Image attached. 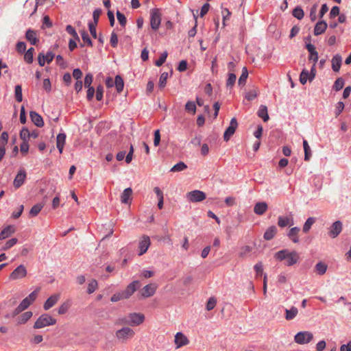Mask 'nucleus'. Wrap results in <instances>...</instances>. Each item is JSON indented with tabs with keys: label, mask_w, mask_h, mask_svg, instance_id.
I'll list each match as a JSON object with an SVG mask.
<instances>
[{
	"label": "nucleus",
	"mask_w": 351,
	"mask_h": 351,
	"mask_svg": "<svg viewBox=\"0 0 351 351\" xmlns=\"http://www.w3.org/2000/svg\"><path fill=\"white\" fill-rule=\"evenodd\" d=\"M216 304H217V300L213 297L210 298L206 304V309L208 311L213 310L215 308Z\"/></svg>",
	"instance_id": "0e129e2a"
},
{
	"label": "nucleus",
	"mask_w": 351,
	"mask_h": 351,
	"mask_svg": "<svg viewBox=\"0 0 351 351\" xmlns=\"http://www.w3.org/2000/svg\"><path fill=\"white\" fill-rule=\"evenodd\" d=\"M33 313L32 311H25L16 318V322L18 325L25 324L30 319Z\"/></svg>",
	"instance_id": "6ab92c4d"
},
{
	"label": "nucleus",
	"mask_w": 351,
	"mask_h": 351,
	"mask_svg": "<svg viewBox=\"0 0 351 351\" xmlns=\"http://www.w3.org/2000/svg\"><path fill=\"white\" fill-rule=\"evenodd\" d=\"M332 69L335 72H338L342 63V58L339 54L333 56L332 60Z\"/></svg>",
	"instance_id": "b1692460"
},
{
	"label": "nucleus",
	"mask_w": 351,
	"mask_h": 351,
	"mask_svg": "<svg viewBox=\"0 0 351 351\" xmlns=\"http://www.w3.org/2000/svg\"><path fill=\"white\" fill-rule=\"evenodd\" d=\"M298 310L296 307L292 306L290 309L285 308V319L291 320L298 315Z\"/></svg>",
	"instance_id": "c756f323"
},
{
	"label": "nucleus",
	"mask_w": 351,
	"mask_h": 351,
	"mask_svg": "<svg viewBox=\"0 0 351 351\" xmlns=\"http://www.w3.org/2000/svg\"><path fill=\"white\" fill-rule=\"evenodd\" d=\"M328 25L325 21H318L314 27V35L319 36L325 32L327 29Z\"/></svg>",
	"instance_id": "412c9836"
},
{
	"label": "nucleus",
	"mask_w": 351,
	"mask_h": 351,
	"mask_svg": "<svg viewBox=\"0 0 351 351\" xmlns=\"http://www.w3.org/2000/svg\"><path fill=\"white\" fill-rule=\"evenodd\" d=\"M80 34H81L82 39L83 40V41L85 43H86L88 46L92 47L93 43H92V40H91L88 34L87 33V32L85 30H82V31H80Z\"/></svg>",
	"instance_id": "de8ad7c7"
},
{
	"label": "nucleus",
	"mask_w": 351,
	"mask_h": 351,
	"mask_svg": "<svg viewBox=\"0 0 351 351\" xmlns=\"http://www.w3.org/2000/svg\"><path fill=\"white\" fill-rule=\"evenodd\" d=\"M129 320L131 326H139L144 322L145 316L138 313H129Z\"/></svg>",
	"instance_id": "f8f14e48"
},
{
	"label": "nucleus",
	"mask_w": 351,
	"mask_h": 351,
	"mask_svg": "<svg viewBox=\"0 0 351 351\" xmlns=\"http://www.w3.org/2000/svg\"><path fill=\"white\" fill-rule=\"evenodd\" d=\"M27 274L25 267L23 265H20L10 274L9 278L13 280L21 279L25 277Z\"/></svg>",
	"instance_id": "0eeeda50"
},
{
	"label": "nucleus",
	"mask_w": 351,
	"mask_h": 351,
	"mask_svg": "<svg viewBox=\"0 0 351 351\" xmlns=\"http://www.w3.org/2000/svg\"><path fill=\"white\" fill-rule=\"evenodd\" d=\"M66 141V134L60 133L56 137V147L60 154L62 153L63 148Z\"/></svg>",
	"instance_id": "5701e85b"
},
{
	"label": "nucleus",
	"mask_w": 351,
	"mask_h": 351,
	"mask_svg": "<svg viewBox=\"0 0 351 351\" xmlns=\"http://www.w3.org/2000/svg\"><path fill=\"white\" fill-rule=\"evenodd\" d=\"M70 307V304L69 302H64L58 308V313L60 315L65 314Z\"/></svg>",
	"instance_id": "680f3d73"
},
{
	"label": "nucleus",
	"mask_w": 351,
	"mask_h": 351,
	"mask_svg": "<svg viewBox=\"0 0 351 351\" xmlns=\"http://www.w3.org/2000/svg\"><path fill=\"white\" fill-rule=\"evenodd\" d=\"M60 298V293H55L51 295L47 300L43 304V308L45 311L49 310L51 307H53L59 300Z\"/></svg>",
	"instance_id": "dca6fc26"
},
{
	"label": "nucleus",
	"mask_w": 351,
	"mask_h": 351,
	"mask_svg": "<svg viewBox=\"0 0 351 351\" xmlns=\"http://www.w3.org/2000/svg\"><path fill=\"white\" fill-rule=\"evenodd\" d=\"M20 138L23 141L28 142L30 138V132L29 130L24 127L21 129L20 132Z\"/></svg>",
	"instance_id": "ea45409f"
},
{
	"label": "nucleus",
	"mask_w": 351,
	"mask_h": 351,
	"mask_svg": "<svg viewBox=\"0 0 351 351\" xmlns=\"http://www.w3.org/2000/svg\"><path fill=\"white\" fill-rule=\"evenodd\" d=\"M102 10L100 8H97L93 11V22H92L93 24L97 25L99 22V19L100 16V14H101Z\"/></svg>",
	"instance_id": "052dcab7"
},
{
	"label": "nucleus",
	"mask_w": 351,
	"mask_h": 351,
	"mask_svg": "<svg viewBox=\"0 0 351 351\" xmlns=\"http://www.w3.org/2000/svg\"><path fill=\"white\" fill-rule=\"evenodd\" d=\"M257 115L261 118L264 122H267L269 119L267 106L261 105L257 112Z\"/></svg>",
	"instance_id": "cd10ccee"
},
{
	"label": "nucleus",
	"mask_w": 351,
	"mask_h": 351,
	"mask_svg": "<svg viewBox=\"0 0 351 351\" xmlns=\"http://www.w3.org/2000/svg\"><path fill=\"white\" fill-rule=\"evenodd\" d=\"M293 224V219L289 218L288 217L279 216L278 218V226L280 228H285L288 226H291Z\"/></svg>",
	"instance_id": "bb28decb"
},
{
	"label": "nucleus",
	"mask_w": 351,
	"mask_h": 351,
	"mask_svg": "<svg viewBox=\"0 0 351 351\" xmlns=\"http://www.w3.org/2000/svg\"><path fill=\"white\" fill-rule=\"evenodd\" d=\"M31 121L38 128H42L44 125V121L43 117L35 111L29 112Z\"/></svg>",
	"instance_id": "a211bd4d"
},
{
	"label": "nucleus",
	"mask_w": 351,
	"mask_h": 351,
	"mask_svg": "<svg viewBox=\"0 0 351 351\" xmlns=\"http://www.w3.org/2000/svg\"><path fill=\"white\" fill-rule=\"evenodd\" d=\"M26 171L24 169H20L18 171L13 182V185L15 189H19L23 184L26 179Z\"/></svg>",
	"instance_id": "9b49d317"
},
{
	"label": "nucleus",
	"mask_w": 351,
	"mask_h": 351,
	"mask_svg": "<svg viewBox=\"0 0 351 351\" xmlns=\"http://www.w3.org/2000/svg\"><path fill=\"white\" fill-rule=\"evenodd\" d=\"M135 335L133 329L128 326H125L118 330L115 332V337L119 342L125 343L128 339H132Z\"/></svg>",
	"instance_id": "7ed1b4c3"
},
{
	"label": "nucleus",
	"mask_w": 351,
	"mask_h": 351,
	"mask_svg": "<svg viewBox=\"0 0 351 351\" xmlns=\"http://www.w3.org/2000/svg\"><path fill=\"white\" fill-rule=\"evenodd\" d=\"M344 107H345V105L343 101H339L337 103L335 110V114L336 117H337L338 116H339L341 114V113L342 112V111L344 109Z\"/></svg>",
	"instance_id": "4d7b16f0"
},
{
	"label": "nucleus",
	"mask_w": 351,
	"mask_h": 351,
	"mask_svg": "<svg viewBox=\"0 0 351 351\" xmlns=\"http://www.w3.org/2000/svg\"><path fill=\"white\" fill-rule=\"evenodd\" d=\"M25 37V39L32 45H36L39 41L37 31L30 28L26 31Z\"/></svg>",
	"instance_id": "2eb2a0df"
},
{
	"label": "nucleus",
	"mask_w": 351,
	"mask_h": 351,
	"mask_svg": "<svg viewBox=\"0 0 351 351\" xmlns=\"http://www.w3.org/2000/svg\"><path fill=\"white\" fill-rule=\"evenodd\" d=\"M174 342L176 348H179L189 343L188 338L181 332H178L175 335Z\"/></svg>",
	"instance_id": "4468645a"
},
{
	"label": "nucleus",
	"mask_w": 351,
	"mask_h": 351,
	"mask_svg": "<svg viewBox=\"0 0 351 351\" xmlns=\"http://www.w3.org/2000/svg\"><path fill=\"white\" fill-rule=\"evenodd\" d=\"M238 126V123L235 117L232 118L229 126L226 128L223 134V140L228 141L230 137L234 134Z\"/></svg>",
	"instance_id": "6e6552de"
},
{
	"label": "nucleus",
	"mask_w": 351,
	"mask_h": 351,
	"mask_svg": "<svg viewBox=\"0 0 351 351\" xmlns=\"http://www.w3.org/2000/svg\"><path fill=\"white\" fill-rule=\"evenodd\" d=\"M300 228L293 227L289 230L287 233V237L291 241H292V242H293L294 243H298L300 241L298 237V233L300 232Z\"/></svg>",
	"instance_id": "4be33fe9"
},
{
	"label": "nucleus",
	"mask_w": 351,
	"mask_h": 351,
	"mask_svg": "<svg viewBox=\"0 0 351 351\" xmlns=\"http://www.w3.org/2000/svg\"><path fill=\"white\" fill-rule=\"evenodd\" d=\"M185 110L188 112H191L194 114L196 112V104L194 101H189L185 104Z\"/></svg>",
	"instance_id": "a18cd8bd"
},
{
	"label": "nucleus",
	"mask_w": 351,
	"mask_h": 351,
	"mask_svg": "<svg viewBox=\"0 0 351 351\" xmlns=\"http://www.w3.org/2000/svg\"><path fill=\"white\" fill-rule=\"evenodd\" d=\"M14 93L16 100L18 102H21L23 101V94H22V87L21 85H16L14 88Z\"/></svg>",
	"instance_id": "09e8293b"
},
{
	"label": "nucleus",
	"mask_w": 351,
	"mask_h": 351,
	"mask_svg": "<svg viewBox=\"0 0 351 351\" xmlns=\"http://www.w3.org/2000/svg\"><path fill=\"white\" fill-rule=\"evenodd\" d=\"M237 76L234 73H230L228 74V78L226 81V86L232 88L236 82Z\"/></svg>",
	"instance_id": "8fccbe9b"
},
{
	"label": "nucleus",
	"mask_w": 351,
	"mask_h": 351,
	"mask_svg": "<svg viewBox=\"0 0 351 351\" xmlns=\"http://www.w3.org/2000/svg\"><path fill=\"white\" fill-rule=\"evenodd\" d=\"M168 73L167 72H163L160 76V79H159V82H158V87L160 89H162L165 88V86H166V84H167V80L168 78Z\"/></svg>",
	"instance_id": "37998d69"
},
{
	"label": "nucleus",
	"mask_w": 351,
	"mask_h": 351,
	"mask_svg": "<svg viewBox=\"0 0 351 351\" xmlns=\"http://www.w3.org/2000/svg\"><path fill=\"white\" fill-rule=\"evenodd\" d=\"M315 222V217H308L306 221H305L303 228L302 231L304 233H307L310 229L311 228L312 225Z\"/></svg>",
	"instance_id": "e433bc0d"
},
{
	"label": "nucleus",
	"mask_w": 351,
	"mask_h": 351,
	"mask_svg": "<svg viewBox=\"0 0 351 351\" xmlns=\"http://www.w3.org/2000/svg\"><path fill=\"white\" fill-rule=\"evenodd\" d=\"M66 31L67 32L68 34H69L70 35L73 36L75 40L80 41V38H79L75 28L73 27L71 25H68L66 27Z\"/></svg>",
	"instance_id": "6e6d98bb"
},
{
	"label": "nucleus",
	"mask_w": 351,
	"mask_h": 351,
	"mask_svg": "<svg viewBox=\"0 0 351 351\" xmlns=\"http://www.w3.org/2000/svg\"><path fill=\"white\" fill-rule=\"evenodd\" d=\"M44 206V204L38 203L34 205L29 210L30 217H36L42 210Z\"/></svg>",
	"instance_id": "473e14b6"
},
{
	"label": "nucleus",
	"mask_w": 351,
	"mask_h": 351,
	"mask_svg": "<svg viewBox=\"0 0 351 351\" xmlns=\"http://www.w3.org/2000/svg\"><path fill=\"white\" fill-rule=\"evenodd\" d=\"M16 51L19 53H24L26 51V43L23 41H19L16 45Z\"/></svg>",
	"instance_id": "603ef678"
},
{
	"label": "nucleus",
	"mask_w": 351,
	"mask_h": 351,
	"mask_svg": "<svg viewBox=\"0 0 351 351\" xmlns=\"http://www.w3.org/2000/svg\"><path fill=\"white\" fill-rule=\"evenodd\" d=\"M161 23V14L159 9L154 8L150 11V25L154 30H157Z\"/></svg>",
	"instance_id": "20e7f679"
},
{
	"label": "nucleus",
	"mask_w": 351,
	"mask_h": 351,
	"mask_svg": "<svg viewBox=\"0 0 351 351\" xmlns=\"http://www.w3.org/2000/svg\"><path fill=\"white\" fill-rule=\"evenodd\" d=\"M186 197L191 202H199L204 200L206 196L204 192L199 190H194L187 193Z\"/></svg>",
	"instance_id": "423d86ee"
},
{
	"label": "nucleus",
	"mask_w": 351,
	"mask_h": 351,
	"mask_svg": "<svg viewBox=\"0 0 351 351\" xmlns=\"http://www.w3.org/2000/svg\"><path fill=\"white\" fill-rule=\"evenodd\" d=\"M313 335L308 331H301L298 332L295 337L294 340L298 344L308 343L312 341Z\"/></svg>",
	"instance_id": "39448f33"
},
{
	"label": "nucleus",
	"mask_w": 351,
	"mask_h": 351,
	"mask_svg": "<svg viewBox=\"0 0 351 351\" xmlns=\"http://www.w3.org/2000/svg\"><path fill=\"white\" fill-rule=\"evenodd\" d=\"M114 85L115 86L117 91L119 93L123 90L124 87V82L123 78L120 75H117L115 77Z\"/></svg>",
	"instance_id": "2f4dec72"
},
{
	"label": "nucleus",
	"mask_w": 351,
	"mask_h": 351,
	"mask_svg": "<svg viewBox=\"0 0 351 351\" xmlns=\"http://www.w3.org/2000/svg\"><path fill=\"white\" fill-rule=\"evenodd\" d=\"M35 49L34 47H30L25 52L24 55V60L27 64L32 63L34 60V53Z\"/></svg>",
	"instance_id": "7c9ffc66"
},
{
	"label": "nucleus",
	"mask_w": 351,
	"mask_h": 351,
	"mask_svg": "<svg viewBox=\"0 0 351 351\" xmlns=\"http://www.w3.org/2000/svg\"><path fill=\"white\" fill-rule=\"evenodd\" d=\"M15 232V228L13 226H8L0 232V238L4 239L10 237L12 234Z\"/></svg>",
	"instance_id": "c85d7f7f"
},
{
	"label": "nucleus",
	"mask_w": 351,
	"mask_h": 351,
	"mask_svg": "<svg viewBox=\"0 0 351 351\" xmlns=\"http://www.w3.org/2000/svg\"><path fill=\"white\" fill-rule=\"evenodd\" d=\"M157 289V285L154 283H151L145 285L141 291L140 293L143 298H149L152 296Z\"/></svg>",
	"instance_id": "ddd939ff"
},
{
	"label": "nucleus",
	"mask_w": 351,
	"mask_h": 351,
	"mask_svg": "<svg viewBox=\"0 0 351 351\" xmlns=\"http://www.w3.org/2000/svg\"><path fill=\"white\" fill-rule=\"evenodd\" d=\"M317 9V3H315L314 5H313L311 8L309 16L312 21H315L317 19V15H316Z\"/></svg>",
	"instance_id": "e2e57ef3"
},
{
	"label": "nucleus",
	"mask_w": 351,
	"mask_h": 351,
	"mask_svg": "<svg viewBox=\"0 0 351 351\" xmlns=\"http://www.w3.org/2000/svg\"><path fill=\"white\" fill-rule=\"evenodd\" d=\"M150 245V239L147 236H144L143 239L139 242V253L138 255L141 256L145 254Z\"/></svg>",
	"instance_id": "f3484780"
},
{
	"label": "nucleus",
	"mask_w": 351,
	"mask_h": 351,
	"mask_svg": "<svg viewBox=\"0 0 351 351\" xmlns=\"http://www.w3.org/2000/svg\"><path fill=\"white\" fill-rule=\"evenodd\" d=\"M187 168V165L184 162H179L173 166L170 170L171 172H180L185 170Z\"/></svg>",
	"instance_id": "4c0bfd02"
},
{
	"label": "nucleus",
	"mask_w": 351,
	"mask_h": 351,
	"mask_svg": "<svg viewBox=\"0 0 351 351\" xmlns=\"http://www.w3.org/2000/svg\"><path fill=\"white\" fill-rule=\"evenodd\" d=\"M93 77L91 73H87L84 77V86L92 87L91 84L93 82Z\"/></svg>",
	"instance_id": "338daca9"
},
{
	"label": "nucleus",
	"mask_w": 351,
	"mask_h": 351,
	"mask_svg": "<svg viewBox=\"0 0 351 351\" xmlns=\"http://www.w3.org/2000/svg\"><path fill=\"white\" fill-rule=\"evenodd\" d=\"M274 258L279 261L286 260L285 265L287 266H292L299 261L300 256L297 252H289L285 249L277 252L274 254Z\"/></svg>",
	"instance_id": "f257e3e1"
},
{
	"label": "nucleus",
	"mask_w": 351,
	"mask_h": 351,
	"mask_svg": "<svg viewBox=\"0 0 351 351\" xmlns=\"http://www.w3.org/2000/svg\"><path fill=\"white\" fill-rule=\"evenodd\" d=\"M103 94H104V87L102 85L99 84L97 87V90H96V99L97 101H101L103 98Z\"/></svg>",
	"instance_id": "774afa93"
},
{
	"label": "nucleus",
	"mask_w": 351,
	"mask_h": 351,
	"mask_svg": "<svg viewBox=\"0 0 351 351\" xmlns=\"http://www.w3.org/2000/svg\"><path fill=\"white\" fill-rule=\"evenodd\" d=\"M110 45L112 47L115 48L118 44V36L114 32L111 33L110 39Z\"/></svg>",
	"instance_id": "69168bd1"
},
{
	"label": "nucleus",
	"mask_w": 351,
	"mask_h": 351,
	"mask_svg": "<svg viewBox=\"0 0 351 351\" xmlns=\"http://www.w3.org/2000/svg\"><path fill=\"white\" fill-rule=\"evenodd\" d=\"M18 241L16 238H12L11 239L6 241L5 245L3 246L2 250H8L14 246Z\"/></svg>",
	"instance_id": "864d4df0"
},
{
	"label": "nucleus",
	"mask_w": 351,
	"mask_h": 351,
	"mask_svg": "<svg viewBox=\"0 0 351 351\" xmlns=\"http://www.w3.org/2000/svg\"><path fill=\"white\" fill-rule=\"evenodd\" d=\"M32 304L31 301H29L27 298H24L18 307L22 311L26 310Z\"/></svg>",
	"instance_id": "13d9d810"
},
{
	"label": "nucleus",
	"mask_w": 351,
	"mask_h": 351,
	"mask_svg": "<svg viewBox=\"0 0 351 351\" xmlns=\"http://www.w3.org/2000/svg\"><path fill=\"white\" fill-rule=\"evenodd\" d=\"M98 286L97 281L95 279L90 280L88 284L87 293L91 294L95 291Z\"/></svg>",
	"instance_id": "49530a36"
},
{
	"label": "nucleus",
	"mask_w": 351,
	"mask_h": 351,
	"mask_svg": "<svg viewBox=\"0 0 351 351\" xmlns=\"http://www.w3.org/2000/svg\"><path fill=\"white\" fill-rule=\"evenodd\" d=\"M327 265L322 262H319L315 265V269L319 275H323L327 270Z\"/></svg>",
	"instance_id": "a19ab883"
},
{
	"label": "nucleus",
	"mask_w": 351,
	"mask_h": 351,
	"mask_svg": "<svg viewBox=\"0 0 351 351\" xmlns=\"http://www.w3.org/2000/svg\"><path fill=\"white\" fill-rule=\"evenodd\" d=\"M140 287V281L134 280L127 286L125 290L122 291L123 297H125V299L129 298Z\"/></svg>",
	"instance_id": "1a4fd4ad"
},
{
	"label": "nucleus",
	"mask_w": 351,
	"mask_h": 351,
	"mask_svg": "<svg viewBox=\"0 0 351 351\" xmlns=\"http://www.w3.org/2000/svg\"><path fill=\"white\" fill-rule=\"evenodd\" d=\"M115 325H127L130 326L129 320V315L123 317H119L115 322Z\"/></svg>",
	"instance_id": "3c124183"
},
{
	"label": "nucleus",
	"mask_w": 351,
	"mask_h": 351,
	"mask_svg": "<svg viewBox=\"0 0 351 351\" xmlns=\"http://www.w3.org/2000/svg\"><path fill=\"white\" fill-rule=\"evenodd\" d=\"M343 225L341 221H335L329 228L328 230V235L332 238L335 239L341 233L342 231Z\"/></svg>",
	"instance_id": "9d476101"
},
{
	"label": "nucleus",
	"mask_w": 351,
	"mask_h": 351,
	"mask_svg": "<svg viewBox=\"0 0 351 351\" xmlns=\"http://www.w3.org/2000/svg\"><path fill=\"white\" fill-rule=\"evenodd\" d=\"M292 14L297 19L302 20L304 16V12L300 6L298 5L293 9Z\"/></svg>",
	"instance_id": "c9c22d12"
},
{
	"label": "nucleus",
	"mask_w": 351,
	"mask_h": 351,
	"mask_svg": "<svg viewBox=\"0 0 351 351\" xmlns=\"http://www.w3.org/2000/svg\"><path fill=\"white\" fill-rule=\"evenodd\" d=\"M56 324V319L47 313L41 315L34 324V329H40Z\"/></svg>",
	"instance_id": "f03ea898"
},
{
	"label": "nucleus",
	"mask_w": 351,
	"mask_h": 351,
	"mask_svg": "<svg viewBox=\"0 0 351 351\" xmlns=\"http://www.w3.org/2000/svg\"><path fill=\"white\" fill-rule=\"evenodd\" d=\"M167 56H168V53L167 51H164L162 53H161L159 59L155 62V65L157 66H162L166 61Z\"/></svg>",
	"instance_id": "5fc2aeb1"
},
{
	"label": "nucleus",
	"mask_w": 351,
	"mask_h": 351,
	"mask_svg": "<svg viewBox=\"0 0 351 351\" xmlns=\"http://www.w3.org/2000/svg\"><path fill=\"white\" fill-rule=\"evenodd\" d=\"M248 77V71L247 67L244 66L242 69V73L239 77L238 84L239 86H244L246 83L247 78Z\"/></svg>",
	"instance_id": "72a5a7b5"
},
{
	"label": "nucleus",
	"mask_w": 351,
	"mask_h": 351,
	"mask_svg": "<svg viewBox=\"0 0 351 351\" xmlns=\"http://www.w3.org/2000/svg\"><path fill=\"white\" fill-rule=\"evenodd\" d=\"M117 19L120 24V25L123 27H125L127 23V19L125 16L121 13L119 10H117L116 12Z\"/></svg>",
	"instance_id": "79ce46f5"
},
{
	"label": "nucleus",
	"mask_w": 351,
	"mask_h": 351,
	"mask_svg": "<svg viewBox=\"0 0 351 351\" xmlns=\"http://www.w3.org/2000/svg\"><path fill=\"white\" fill-rule=\"evenodd\" d=\"M310 77V74L308 70L303 69L300 75V82L302 84L304 85L308 78Z\"/></svg>",
	"instance_id": "c03bdc74"
},
{
	"label": "nucleus",
	"mask_w": 351,
	"mask_h": 351,
	"mask_svg": "<svg viewBox=\"0 0 351 351\" xmlns=\"http://www.w3.org/2000/svg\"><path fill=\"white\" fill-rule=\"evenodd\" d=\"M303 147L304 151V160L309 161L311 157L312 153L311 148L306 140L303 141Z\"/></svg>",
	"instance_id": "f704fd0d"
},
{
	"label": "nucleus",
	"mask_w": 351,
	"mask_h": 351,
	"mask_svg": "<svg viewBox=\"0 0 351 351\" xmlns=\"http://www.w3.org/2000/svg\"><path fill=\"white\" fill-rule=\"evenodd\" d=\"M132 195V190L130 187H128L123 190L121 195V201L123 204H129Z\"/></svg>",
	"instance_id": "a878e982"
},
{
	"label": "nucleus",
	"mask_w": 351,
	"mask_h": 351,
	"mask_svg": "<svg viewBox=\"0 0 351 351\" xmlns=\"http://www.w3.org/2000/svg\"><path fill=\"white\" fill-rule=\"evenodd\" d=\"M267 204L265 202H257L254 206V212L258 215H263L267 210Z\"/></svg>",
	"instance_id": "aec40b11"
},
{
	"label": "nucleus",
	"mask_w": 351,
	"mask_h": 351,
	"mask_svg": "<svg viewBox=\"0 0 351 351\" xmlns=\"http://www.w3.org/2000/svg\"><path fill=\"white\" fill-rule=\"evenodd\" d=\"M258 95L257 90H252L245 93V98L248 101H252Z\"/></svg>",
	"instance_id": "bf43d9fd"
},
{
	"label": "nucleus",
	"mask_w": 351,
	"mask_h": 351,
	"mask_svg": "<svg viewBox=\"0 0 351 351\" xmlns=\"http://www.w3.org/2000/svg\"><path fill=\"white\" fill-rule=\"evenodd\" d=\"M344 84H345L344 80L342 77H338L335 80V82L332 86V89L335 90V91H339L343 88Z\"/></svg>",
	"instance_id": "58836bf2"
},
{
	"label": "nucleus",
	"mask_w": 351,
	"mask_h": 351,
	"mask_svg": "<svg viewBox=\"0 0 351 351\" xmlns=\"http://www.w3.org/2000/svg\"><path fill=\"white\" fill-rule=\"evenodd\" d=\"M277 233V228L275 226H269L264 233L263 238L266 241L271 240Z\"/></svg>",
	"instance_id": "393cba45"
}]
</instances>
